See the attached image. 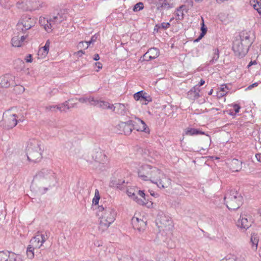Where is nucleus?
<instances>
[{"label": "nucleus", "mask_w": 261, "mask_h": 261, "mask_svg": "<svg viewBox=\"0 0 261 261\" xmlns=\"http://www.w3.org/2000/svg\"><path fill=\"white\" fill-rule=\"evenodd\" d=\"M204 83H205V81L201 79L198 84V87L202 86L203 85H204Z\"/></svg>", "instance_id": "63"}, {"label": "nucleus", "mask_w": 261, "mask_h": 261, "mask_svg": "<svg viewBox=\"0 0 261 261\" xmlns=\"http://www.w3.org/2000/svg\"><path fill=\"white\" fill-rule=\"evenodd\" d=\"M170 27V22H162L161 23H159L155 25L154 30L155 31L156 28H158V29H164L166 30L168 29Z\"/></svg>", "instance_id": "32"}, {"label": "nucleus", "mask_w": 261, "mask_h": 261, "mask_svg": "<svg viewBox=\"0 0 261 261\" xmlns=\"http://www.w3.org/2000/svg\"><path fill=\"white\" fill-rule=\"evenodd\" d=\"M138 194L141 197H142L144 200H146V198H145V194L144 193V191H141V190H139L138 191Z\"/></svg>", "instance_id": "56"}, {"label": "nucleus", "mask_w": 261, "mask_h": 261, "mask_svg": "<svg viewBox=\"0 0 261 261\" xmlns=\"http://www.w3.org/2000/svg\"><path fill=\"white\" fill-rule=\"evenodd\" d=\"M243 198L235 190H231L226 194L224 201L227 208L231 210L238 209L243 203Z\"/></svg>", "instance_id": "5"}, {"label": "nucleus", "mask_w": 261, "mask_h": 261, "mask_svg": "<svg viewBox=\"0 0 261 261\" xmlns=\"http://www.w3.org/2000/svg\"><path fill=\"white\" fill-rule=\"evenodd\" d=\"M235 113H237L239 112L241 107L238 104H234L233 106Z\"/></svg>", "instance_id": "54"}, {"label": "nucleus", "mask_w": 261, "mask_h": 261, "mask_svg": "<svg viewBox=\"0 0 261 261\" xmlns=\"http://www.w3.org/2000/svg\"><path fill=\"white\" fill-rule=\"evenodd\" d=\"M46 56V55H44L43 51H42L40 53V49H39V50H38V59H43V58H45Z\"/></svg>", "instance_id": "52"}, {"label": "nucleus", "mask_w": 261, "mask_h": 261, "mask_svg": "<svg viewBox=\"0 0 261 261\" xmlns=\"http://www.w3.org/2000/svg\"><path fill=\"white\" fill-rule=\"evenodd\" d=\"M219 58V51L218 48L214 49V53L212 59L210 61V64H213L215 63Z\"/></svg>", "instance_id": "29"}, {"label": "nucleus", "mask_w": 261, "mask_h": 261, "mask_svg": "<svg viewBox=\"0 0 261 261\" xmlns=\"http://www.w3.org/2000/svg\"><path fill=\"white\" fill-rule=\"evenodd\" d=\"M254 38L253 34L250 31L241 32L239 38L234 40L232 44V49L236 56L239 58L244 57L253 42Z\"/></svg>", "instance_id": "3"}, {"label": "nucleus", "mask_w": 261, "mask_h": 261, "mask_svg": "<svg viewBox=\"0 0 261 261\" xmlns=\"http://www.w3.org/2000/svg\"><path fill=\"white\" fill-rule=\"evenodd\" d=\"M42 3L37 0H23L21 4V8L24 11H34L42 7Z\"/></svg>", "instance_id": "12"}, {"label": "nucleus", "mask_w": 261, "mask_h": 261, "mask_svg": "<svg viewBox=\"0 0 261 261\" xmlns=\"http://www.w3.org/2000/svg\"><path fill=\"white\" fill-rule=\"evenodd\" d=\"M34 26L33 19L28 16H23L17 24V29L24 32L29 30Z\"/></svg>", "instance_id": "13"}, {"label": "nucleus", "mask_w": 261, "mask_h": 261, "mask_svg": "<svg viewBox=\"0 0 261 261\" xmlns=\"http://www.w3.org/2000/svg\"><path fill=\"white\" fill-rule=\"evenodd\" d=\"M66 19V16L58 13L56 15L49 16L48 18H40V23L44 26V29L48 32L58 27Z\"/></svg>", "instance_id": "6"}, {"label": "nucleus", "mask_w": 261, "mask_h": 261, "mask_svg": "<svg viewBox=\"0 0 261 261\" xmlns=\"http://www.w3.org/2000/svg\"><path fill=\"white\" fill-rule=\"evenodd\" d=\"M18 83L15 81V77L11 74H6L0 77V87L7 88L10 86H17Z\"/></svg>", "instance_id": "14"}, {"label": "nucleus", "mask_w": 261, "mask_h": 261, "mask_svg": "<svg viewBox=\"0 0 261 261\" xmlns=\"http://www.w3.org/2000/svg\"><path fill=\"white\" fill-rule=\"evenodd\" d=\"M126 184L127 183H125V180L123 179L113 178L110 182L109 186L111 187L117 188L120 190H123L126 186Z\"/></svg>", "instance_id": "21"}, {"label": "nucleus", "mask_w": 261, "mask_h": 261, "mask_svg": "<svg viewBox=\"0 0 261 261\" xmlns=\"http://www.w3.org/2000/svg\"><path fill=\"white\" fill-rule=\"evenodd\" d=\"M200 89L197 86L193 87L187 93V97L191 100H195L200 97Z\"/></svg>", "instance_id": "22"}, {"label": "nucleus", "mask_w": 261, "mask_h": 261, "mask_svg": "<svg viewBox=\"0 0 261 261\" xmlns=\"http://www.w3.org/2000/svg\"><path fill=\"white\" fill-rule=\"evenodd\" d=\"M8 261H21L22 259L20 255L16 254L13 252H8Z\"/></svg>", "instance_id": "27"}, {"label": "nucleus", "mask_w": 261, "mask_h": 261, "mask_svg": "<svg viewBox=\"0 0 261 261\" xmlns=\"http://www.w3.org/2000/svg\"><path fill=\"white\" fill-rule=\"evenodd\" d=\"M74 54L76 55L77 57H81L83 55L85 54V51L81 49L80 50H79L78 51L75 53Z\"/></svg>", "instance_id": "53"}, {"label": "nucleus", "mask_w": 261, "mask_h": 261, "mask_svg": "<svg viewBox=\"0 0 261 261\" xmlns=\"http://www.w3.org/2000/svg\"><path fill=\"white\" fill-rule=\"evenodd\" d=\"M258 85V83H254L251 85H250V86H249L247 88H246V90H251L252 88L255 87H256Z\"/></svg>", "instance_id": "55"}, {"label": "nucleus", "mask_w": 261, "mask_h": 261, "mask_svg": "<svg viewBox=\"0 0 261 261\" xmlns=\"http://www.w3.org/2000/svg\"><path fill=\"white\" fill-rule=\"evenodd\" d=\"M171 8L170 4L167 2L166 0H162L161 8V10L162 9H169Z\"/></svg>", "instance_id": "44"}, {"label": "nucleus", "mask_w": 261, "mask_h": 261, "mask_svg": "<svg viewBox=\"0 0 261 261\" xmlns=\"http://www.w3.org/2000/svg\"><path fill=\"white\" fill-rule=\"evenodd\" d=\"M132 224L135 229H137L140 232L143 231L146 228V222L143 220L137 217H133Z\"/></svg>", "instance_id": "17"}, {"label": "nucleus", "mask_w": 261, "mask_h": 261, "mask_svg": "<svg viewBox=\"0 0 261 261\" xmlns=\"http://www.w3.org/2000/svg\"><path fill=\"white\" fill-rule=\"evenodd\" d=\"M230 168L233 172L240 171L242 168V162L236 159H233L230 163Z\"/></svg>", "instance_id": "23"}, {"label": "nucleus", "mask_w": 261, "mask_h": 261, "mask_svg": "<svg viewBox=\"0 0 261 261\" xmlns=\"http://www.w3.org/2000/svg\"><path fill=\"white\" fill-rule=\"evenodd\" d=\"M156 224L160 231H169L173 227L171 218L162 212L159 213L156 217Z\"/></svg>", "instance_id": "8"}, {"label": "nucleus", "mask_w": 261, "mask_h": 261, "mask_svg": "<svg viewBox=\"0 0 261 261\" xmlns=\"http://www.w3.org/2000/svg\"><path fill=\"white\" fill-rule=\"evenodd\" d=\"M176 19L178 20H181L184 18V14L182 10L180 9H177V11L176 13Z\"/></svg>", "instance_id": "40"}, {"label": "nucleus", "mask_w": 261, "mask_h": 261, "mask_svg": "<svg viewBox=\"0 0 261 261\" xmlns=\"http://www.w3.org/2000/svg\"><path fill=\"white\" fill-rule=\"evenodd\" d=\"M92 159L94 161V166L96 169L99 171L105 170V164L108 162V158L102 151L98 150L96 151L92 155Z\"/></svg>", "instance_id": "10"}, {"label": "nucleus", "mask_w": 261, "mask_h": 261, "mask_svg": "<svg viewBox=\"0 0 261 261\" xmlns=\"http://www.w3.org/2000/svg\"><path fill=\"white\" fill-rule=\"evenodd\" d=\"M58 182L56 174L51 170L42 169L34 177L31 188L41 194L45 193Z\"/></svg>", "instance_id": "2"}, {"label": "nucleus", "mask_w": 261, "mask_h": 261, "mask_svg": "<svg viewBox=\"0 0 261 261\" xmlns=\"http://www.w3.org/2000/svg\"><path fill=\"white\" fill-rule=\"evenodd\" d=\"M129 106L128 104L118 103H115V106L113 105L112 111L118 115L125 116L127 115L129 113Z\"/></svg>", "instance_id": "16"}, {"label": "nucleus", "mask_w": 261, "mask_h": 261, "mask_svg": "<svg viewBox=\"0 0 261 261\" xmlns=\"http://www.w3.org/2000/svg\"><path fill=\"white\" fill-rule=\"evenodd\" d=\"M145 92H144L143 91H139L134 94V99L137 100H140L141 98L143 99V95L145 94Z\"/></svg>", "instance_id": "35"}, {"label": "nucleus", "mask_w": 261, "mask_h": 261, "mask_svg": "<svg viewBox=\"0 0 261 261\" xmlns=\"http://www.w3.org/2000/svg\"><path fill=\"white\" fill-rule=\"evenodd\" d=\"M100 197H94L92 200V203L94 205H97L98 204Z\"/></svg>", "instance_id": "50"}, {"label": "nucleus", "mask_w": 261, "mask_h": 261, "mask_svg": "<svg viewBox=\"0 0 261 261\" xmlns=\"http://www.w3.org/2000/svg\"><path fill=\"white\" fill-rule=\"evenodd\" d=\"M8 252L2 251L0 252V261H8Z\"/></svg>", "instance_id": "37"}, {"label": "nucleus", "mask_w": 261, "mask_h": 261, "mask_svg": "<svg viewBox=\"0 0 261 261\" xmlns=\"http://www.w3.org/2000/svg\"><path fill=\"white\" fill-rule=\"evenodd\" d=\"M97 37L96 36V35L92 36L90 39L91 42L94 43V42L96 41V40H97Z\"/></svg>", "instance_id": "59"}, {"label": "nucleus", "mask_w": 261, "mask_h": 261, "mask_svg": "<svg viewBox=\"0 0 261 261\" xmlns=\"http://www.w3.org/2000/svg\"><path fill=\"white\" fill-rule=\"evenodd\" d=\"M27 37V35L14 36L11 39V43L13 46L21 47L24 44L25 40Z\"/></svg>", "instance_id": "18"}, {"label": "nucleus", "mask_w": 261, "mask_h": 261, "mask_svg": "<svg viewBox=\"0 0 261 261\" xmlns=\"http://www.w3.org/2000/svg\"><path fill=\"white\" fill-rule=\"evenodd\" d=\"M252 223V220L250 216L242 214L237 221V225L241 229L246 230L251 226Z\"/></svg>", "instance_id": "15"}, {"label": "nucleus", "mask_w": 261, "mask_h": 261, "mask_svg": "<svg viewBox=\"0 0 261 261\" xmlns=\"http://www.w3.org/2000/svg\"><path fill=\"white\" fill-rule=\"evenodd\" d=\"M134 125L135 124L134 123V121L133 120H128L126 122H121L120 127H123V132H124V134L125 135H129L133 129H134Z\"/></svg>", "instance_id": "19"}, {"label": "nucleus", "mask_w": 261, "mask_h": 261, "mask_svg": "<svg viewBox=\"0 0 261 261\" xmlns=\"http://www.w3.org/2000/svg\"><path fill=\"white\" fill-rule=\"evenodd\" d=\"M97 214L99 216V229L103 231L114 221L116 216L115 210L112 206L100 205Z\"/></svg>", "instance_id": "4"}, {"label": "nucleus", "mask_w": 261, "mask_h": 261, "mask_svg": "<svg viewBox=\"0 0 261 261\" xmlns=\"http://www.w3.org/2000/svg\"><path fill=\"white\" fill-rule=\"evenodd\" d=\"M86 42H84V41H81L79 43L78 45H77V47L78 48H86Z\"/></svg>", "instance_id": "49"}, {"label": "nucleus", "mask_w": 261, "mask_h": 261, "mask_svg": "<svg viewBox=\"0 0 261 261\" xmlns=\"http://www.w3.org/2000/svg\"><path fill=\"white\" fill-rule=\"evenodd\" d=\"M26 155L28 160L30 161L37 162L40 160L42 155L38 141L32 140L28 143L26 148Z\"/></svg>", "instance_id": "7"}, {"label": "nucleus", "mask_w": 261, "mask_h": 261, "mask_svg": "<svg viewBox=\"0 0 261 261\" xmlns=\"http://www.w3.org/2000/svg\"><path fill=\"white\" fill-rule=\"evenodd\" d=\"M17 116L10 110L4 113L0 125L4 128L9 129L15 127L18 122Z\"/></svg>", "instance_id": "9"}, {"label": "nucleus", "mask_w": 261, "mask_h": 261, "mask_svg": "<svg viewBox=\"0 0 261 261\" xmlns=\"http://www.w3.org/2000/svg\"><path fill=\"white\" fill-rule=\"evenodd\" d=\"M120 125H121V122L119 123L116 126V132H117V133L118 134H122L124 133V132L122 131L123 129V127H120Z\"/></svg>", "instance_id": "46"}, {"label": "nucleus", "mask_w": 261, "mask_h": 261, "mask_svg": "<svg viewBox=\"0 0 261 261\" xmlns=\"http://www.w3.org/2000/svg\"><path fill=\"white\" fill-rule=\"evenodd\" d=\"M113 104H110L107 101L100 100V104L99 105V107L102 108L103 109H110L112 110L113 108Z\"/></svg>", "instance_id": "30"}, {"label": "nucleus", "mask_w": 261, "mask_h": 261, "mask_svg": "<svg viewBox=\"0 0 261 261\" xmlns=\"http://www.w3.org/2000/svg\"><path fill=\"white\" fill-rule=\"evenodd\" d=\"M91 96H85L80 97L79 98H76V99L78 100L81 103H87L88 102L90 103V98Z\"/></svg>", "instance_id": "43"}, {"label": "nucleus", "mask_w": 261, "mask_h": 261, "mask_svg": "<svg viewBox=\"0 0 261 261\" xmlns=\"http://www.w3.org/2000/svg\"><path fill=\"white\" fill-rule=\"evenodd\" d=\"M93 60L94 61H98L99 60V55L97 54H96L94 55Z\"/></svg>", "instance_id": "61"}, {"label": "nucleus", "mask_w": 261, "mask_h": 261, "mask_svg": "<svg viewBox=\"0 0 261 261\" xmlns=\"http://www.w3.org/2000/svg\"><path fill=\"white\" fill-rule=\"evenodd\" d=\"M162 0H151V3L155 5L158 10H161Z\"/></svg>", "instance_id": "42"}, {"label": "nucleus", "mask_w": 261, "mask_h": 261, "mask_svg": "<svg viewBox=\"0 0 261 261\" xmlns=\"http://www.w3.org/2000/svg\"><path fill=\"white\" fill-rule=\"evenodd\" d=\"M259 239L257 234L253 233L250 238V243L251 244L252 249L256 250L257 248Z\"/></svg>", "instance_id": "25"}, {"label": "nucleus", "mask_w": 261, "mask_h": 261, "mask_svg": "<svg viewBox=\"0 0 261 261\" xmlns=\"http://www.w3.org/2000/svg\"><path fill=\"white\" fill-rule=\"evenodd\" d=\"M255 156L257 161L261 162V154L257 153L255 155Z\"/></svg>", "instance_id": "60"}, {"label": "nucleus", "mask_w": 261, "mask_h": 261, "mask_svg": "<svg viewBox=\"0 0 261 261\" xmlns=\"http://www.w3.org/2000/svg\"><path fill=\"white\" fill-rule=\"evenodd\" d=\"M70 100H71V99H69L68 100H67V101H65L64 103H63V105H65V108H66V109H70V107L68 105V102Z\"/></svg>", "instance_id": "57"}, {"label": "nucleus", "mask_w": 261, "mask_h": 261, "mask_svg": "<svg viewBox=\"0 0 261 261\" xmlns=\"http://www.w3.org/2000/svg\"><path fill=\"white\" fill-rule=\"evenodd\" d=\"M201 33L200 36H199V37L195 40L196 41H198L199 40H200L201 38H202L206 33L207 28L204 27V24L203 21L202 22V26L201 27Z\"/></svg>", "instance_id": "36"}, {"label": "nucleus", "mask_w": 261, "mask_h": 261, "mask_svg": "<svg viewBox=\"0 0 261 261\" xmlns=\"http://www.w3.org/2000/svg\"><path fill=\"white\" fill-rule=\"evenodd\" d=\"M35 248L29 245L27 249V255L29 259H32L34 257V250Z\"/></svg>", "instance_id": "31"}, {"label": "nucleus", "mask_w": 261, "mask_h": 261, "mask_svg": "<svg viewBox=\"0 0 261 261\" xmlns=\"http://www.w3.org/2000/svg\"><path fill=\"white\" fill-rule=\"evenodd\" d=\"M250 4L259 14H261V3H259L257 0H251Z\"/></svg>", "instance_id": "28"}, {"label": "nucleus", "mask_w": 261, "mask_h": 261, "mask_svg": "<svg viewBox=\"0 0 261 261\" xmlns=\"http://www.w3.org/2000/svg\"><path fill=\"white\" fill-rule=\"evenodd\" d=\"M90 105L99 107L100 100H99L97 99H95L92 96L90 98Z\"/></svg>", "instance_id": "39"}, {"label": "nucleus", "mask_w": 261, "mask_h": 261, "mask_svg": "<svg viewBox=\"0 0 261 261\" xmlns=\"http://www.w3.org/2000/svg\"><path fill=\"white\" fill-rule=\"evenodd\" d=\"M24 60L27 63H31L32 62V55L31 54L27 55L24 58Z\"/></svg>", "instance_id": "48"}, {"label": "nucleus", "mask_w": 261, "mask_h": 261, "mask_svg": "<svg viewBox=\"0 0 261 261\" xmlns=\"http://www.w3.org/2000/svg\"><path fill=\"white\" fill-rule=\"evenodd\" d=\"M143 4L141 2L137 3L134 7L133 11L134 12H138L143 9Z\"/></svg>", "instance_id": "38"}, {"label": "nucleus", "mask_w": 261, "mask_h": 261, "mask_svg": "<svg viewBox=\"0 0 261 261\" xmlns=\"http://www.w3.org/2000/svg\"><path fill=\"white\" fill-rule=\"evenodd\" d=\"M135 118L137 120V121H134V123L135 124V125H134V129H136L137 131L148 133L149 128L145 122L138 118L136 117Z\"/></svg>", "instance_id": "20"}, {"label": "nucleus", "mask_w": 261, "mask_h": 261, "mask_svg": "<svg viewBox=\"0 0 261 261\" xmlns=\"http://www.w3.org/2000/svg\"><path fill=\"white\" fill-rule=\"evenodd\" d=\"M57 106V109L60 111H65L66 108H65V105H63V103Z\"/></svg>", "instance_id": "47"}, {"label": "nucleus", "mask_w": 261, "mask_h": 261, "mask_svg": "<svg viewBox=\"0 0 261 261\" xmlns=\"http://www.w3.org/2000/svg\"><path fill=\"white\" fill-rule=\"evenodd\" d=\"M236 257L234 255L229 254L222 259L221 261H236Z\"/></svg>", "instance_id": "41"}, {"label": "nucleus", "mask_w": 261, "mask_h": 261, "mask_svg": "<svg viewBox=\"0 0 261 261\" xmlns=\"http://www.w3.org/2000/svg\"><path fill=\"white\" fill-rule=\"evenodd\" d=\"M256 64V62L255 61H251L249 64L248 65V67H249L250 66H251L252 65H253V64Z\"/></svg>", "instance_id": "64"}, {"label": "nucleus", "mask_w": 261, "mask_h": 261, "mask_svg": "<svg viewBox=\"0 0 261 261\" xmlns=\"http://www.w3.org/2000/svg\"><path fill=\"white\" fill-rule=\"evenodd\" d=\"M159 50L156 48H150L148 51L144 55V57H147L149 55V59H146V61H149L152 59L156 58L159 56Z\"/></svg>", "instance_id": "24"}, {"label": "nucleus", "mask_w": 261, "mask_h": 261, "mask_svg": "<svg viewBox=\"0 0 261 261\" xmlns=\"http://www.w3.org/2000/svg\"><path fill=\"white\" fill-rule=\"evenodd\" d=\"M49 234L50 232L48 230L45 231L44 234H40L38 231L35 236L31 239L29 245L35 249H39L48 239Z\"/></svg>", "instance_id": "11"}, {"label": "nucleus", "mask_w": 261, "mask_h": 261, "mask_svg": "<svg viewBox=\"0 0 261 261\" xmlns=\"http://www.w3.org/2000/svg\"><path fill=\"white\" fill-rule=\"evenodd\" d=\"M85 42H86L85 44H86V49L88 47V46L91 44V43H93V42H91V40L89 41H85Z\"/></svg>", "instance_id": "62"}, {"label": "nucleus", "mask_w": 261, "mask_h": 261, "mask_svg": "<svg viewBox=\"0 0 261 261\" xmlns=\"http://www.w3.org/2000/svg\"><path fill=\"white\" fill-rule=\"evenodd\" d=\"M57 106H48L45 107V110L47 112L51 111V112H56L57 111Z\"/></svg>", "instance_id": "45"}, {"label": "nucleus", "mask_w": 261, "mask_h": 261, "mask_svg": "<svg viewBox=\"0 0 261 261\" xmlns=\"http://www.w3.org/2000/svg\"><path fill=\"white\" fill-rule=\"evenodd\" d=\"M135 198L136 199V201L138 203H139V204H141V205H144V204H145V200H144L142 199H138L137 197H135Z\"/></svg>", "instance_id": "51"}, {"label": "nucleus", "mask_w": 261, "mask_h": 261, "mask_svg": "<svg viewBox=\"0 0 261 261\" xmlns=\"http://www.w3.org/2000/svg\"><path fill=\"white\" fill-rule=\"evenodd\" d=\"M143 99L140 100L142 105H147L149 101H151V98L150 96H148L146 93L143 95Z\"/></svg>", "instance_id": "33"}, {"label": "nucleus", "mask_w": 261, "mask_h": 261, "mask_svg": "<svg viewBox=\"0 0 261 261\" xmlns=\"http://www.w3.org/2000/svg\"><path fill=\"white\" fill-rule=\"evenodd\" d=\"M49 45H50V42L48 40L46 41L45 45L43 47L40 48V53L42 51H43L44 55H47L48 54V53L49 51Z\"/></svg>", "instance_id": "34"}, {"label": "nucleus", "mask_w": 261, "mask_h": 261, "mask_svg": "<svg viewBox=\"0 0 261 261\" xmlns=\"http://www.w3.org/2000/svg\"><path fill=\"white\" fill-rule=\"evenodd\" d=\"M95 65L97 67L98 69H101L102 67V65L100 62H96L95 63Z\"/></svg>", "instance_id": "58"}, {"label": "nucleus", "mask_w": 261, "mask_h": 261, "mask_svg": "<svg viewBox=\"0 0 261 261\" xmlns=\"http://www.w3.org/2000/svg\"><path fill=\"white\" fill-rule=\"evenodd\" d=\"M186 135L193 136L196 135H204V132L201 131L199 129H195L194 128H188L185 132Z\"/></svg>", "instance_id": "26"}, {"label": "nucleus", "mask_w": 261, "mask_h": 261, "mask_svg": "<svg viewBox=\"0 0 261 261\" xmlns=\"http://www.w3.org/2000/svg\"><path fill=\"white\" fill-rule=\"evenodd\" d=\"M139 178L144 181H150L159 188H167L171 184V179L160 169L148 164L142 165L138 171Z\"/></svg>", "instance_id": "1"}]
</instances>
